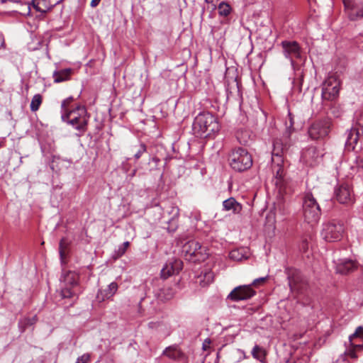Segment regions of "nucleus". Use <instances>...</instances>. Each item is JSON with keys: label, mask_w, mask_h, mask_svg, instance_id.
<instances>
[{"label": "nucleus", "mask_w": 363, "mask_h": 363, "mask_svg": "<svg viewBox=\"0 0 363 363\" xmlns=\"http://www.w3.org/2000/svg\"><path fill=\"white\" fill-rule=\"evenodd\" d=\"M219 130L220 125L217 118L209 112L199 113L192 124L193 133L198 138H209Z\"/></svg>", "instance_id": "nucleus-1"}, {"label": "nucleus", "mask_w": 363, "mask_h": 363, "mask_svg": "<svg viewBox=\"0 0 363 363\" xmlns=\"http://www.w3.org/2000/svg\"><path fill=\"white\" fill-rule=\"evenodd\" d=\"M289 121H286V130L281 137H277L273 140V155L278 157L279 162L281 157L286 154L291 145V135L294 131V117L291 112L288 113Z\"/></svg>", "instance_id": "nucleus-2"}, {"label": "nucleus", "mask_w": 363, "mask_h": 363, "mask_svg": "<svg viewBox=\"0 0 363 363\" xmlns=\"http://www.w3.org/2000/svg\"><path fill=\"white\" fill-rule=\"evenodd\" d=\"M363 143V111H357L355 122L347 133L345 143L346 149L349 151H356L358 142Z\"/></svg>", "instance_id": "nucleus-3"}, {"label": "nucleus", "mask_w": 363, "mask_h": 363, "mask_svg": "<svg viewBox=\"0 0 363 363\" xmlns=\"http://www.w3.org/2000/svg\"><path fill=\"white\" fill-rule=\"evenodd\" d=\"M229 162L234 170L243 172L252 167V158L247 150L238 147L233 150L230 154Z\"/></svg>", "instance_id": "nucleus-4"}, {"label": "nucleus", "mask_w": 363, "mask_h": 363, "mask_svg": "<svg viewBox=\"0 0 363 363\" xmlns=\"http://www.w3.org/2000/svg\"><path fill=\"white\" fill-rule=\"evenodd\" d=\"M182 252L186 259L194 262H202L208 258L206 247L195 240L185 242L182 245Z\"/></svg>", "instance_id": "nucleus-5"}, {"label": "nucleus", "mask_w": 363, "mask_h": 363, "mask_svg": "<svg viewBox=\"0 0 363 363\" xmlns=\"http://www.w3.org/2000/svg\"><path fill=\"white\" fill-rule=\"evenodd\" d=\"M303 211L304 219L308 223L313 225L320 219V206L311 193H307L304 196Z\"/></svg>", "instance_id": "nucleus-6"}, {"label": "nucleus", "mask_w": 363, "mask_h": 363, "mask_svg": "<svg viewBox=\"0 0 363 363\" xmlns=\"http://www.w3.org/2000/svg\"><path fill=\"white\" fill-rule=\"evenodd\" d=\"M331 125L332 121L329 118L316 121L308 128V135L314 140H323L328 135Z\"/></svg>", "instance_id": "nucleus-7"}, {"label": "nucleus", "mask_w": 363, "mask_h": 363, "mask_svg": "<svg viewBox=\"0 0 363 363\" xmlns=\"http://www.w3.org/2000/svg\"><path fill=\"white\" fill-rule=\"evenodd\" d=\"M289 286L291 291L304 294L308 289V283L300 271L293 269L288 271Z\"/></svg>", "instance_id": "nucleus-8"}, {"label": "nucleus", "mask_w": 363, "mask_h": 363, "mask_svg": "<svg viewBox=\"0 0 363 363\" xmlns=\"http://www.w3.org/2000/svg\"><path fill=\"white\" fill-rule=\"evenodd\" d=\"M344 230L342 223L333 220L323 224L321 236L327 242H336L342 238Z\"/></svg>", "instance_id": "nucleus-9"}, {"label": "nucleus", "mask_w": 363, "mask_h": 363, "mask_svg": "<svg viewBox=\"0 0 363 363\" xmlns=\"http://www.w3.org/2000/svg\"><path fill=\"white\" fill-rule=\"evenodd\" d=\"M89 116L76 114L75 110H71L67 113H62L61 118L63 122L72 125L76 130L82 134L87 130Z\"/></svg>", "instance_id": "nucleus-10"}, {"label": "nucleus", "mask_w": 363, "mask_h": 363, "mask_svg": "<svg viewBox=\"0 0 363 363\" xmlns=\"http://www.w3.org/2000/svg\"><path fill=\"white\" fill-rule=\"evenodd\" d=\"M284 57L294 65L296 60H303V51L299 43L294 40H284L281 43Z\"/></svg>", "instance_id": "nucleus-11"}, {"label": "nucleus", "mask_w": 363, "mask_h": 363, "mask_svg": "<svg viewBox=\"0 0 363 363\" xmlns=\"http://www.w3.org/2000/svg\"><path fill=\"white\" fill-rule=\"evenodd\" d=\"M337 201L342 204L350 206L355 202V196L352 186L347 183H342L335 191Z\"/></svg>", "instance_id": "nucleus-12"}, {"label": "nucleus", "mask_w": 363, "mask_h": 363, "mask_svg": "<svg viewBox=\"0 0 363 363\" xmlns=\"http://www.w3.org/2000/svg\"><path fill=\"white\" fill-rule=\"evenodd\" d=\"M256 294L252 285H241L233 289L228 295L227 298L233 301L248 300Z\"/></svg>", "instance_id": "nucleus-13"}, {"label": "nucleus", "mask_w": 363, "mask_h": 363, "mask_svg": "<svg viewBox=\"0 0 363 363\" xmlns=\"http://www.w3.org/2000/svg\"><path fill=\"white\" fill-rule=\"evenodd\" d=\"M183 268V262L180 259H175L169 261L161 270V277L167 279L170 276L178 274Z\"/></svg>", "instance_id": "nucleus-14"}, {"label": "nucleus", "mask_w": 363, "mask_h": 363, "mask_svg": "<svg viewBox=\"0 0 363 363\" xmlns=\"http://www.w3.org/2000/svg\"><path fill=\"white\" fill-rule=\"evenodd\" d=\"M344 6L347 10H350L348 13L350 20L357 21L363 17V7L360 9L354 1L344 0Z\"/></svg>", "instance_id": "nucleus-15"}, {"label": "nucleus", "mask_w": 363, "mask_h": 363, "mask_svg": "<svg viewBox=\"0 0 363 363\" xmlns=\"http://www.w3.org/2000/svg\"><path fill=\"white\" fill-rule=\"evenodd\" d=\"M118 288V285L116 282H111L105 289L99 290L96 298L99 301H104L106 299H109L113 296L116 293Z\"/></svg>", "instance_id": "nucleus-16"}, {"label": "nucleus", "mask_w": 363, "mask_h": 363, "mask_svg": "<svg viewBox=\"0 0 363 363\" xmlns=\"http://www.w3.org/2000/svg\"><path fill=\"white\" fill-rule=\"evenodd\" d=\"M223 209L225 211H231L234 214H240L242 210V206L235 198L230 197L223 201Z\"/></svg>", "instance_id": "nucleus-17"}, {"label": "nucleus", "mask_w": 363, "mask_h": 363, "mask_svg": "<svg viewBox=\"0 0 363 363\" xmlns=\"http://www.w3.org/2000/svg\"><path fill=\"white\" fill-rule=\"evenodd\" d=\"M289 213L288 206L285 201L282 199H279L274 206V215L275 218H279L281 220L284 218V216Z\"/></svg>", "instance_id": "nucleus-18"}, {"label": "nucleus", "mask_w": 363, "mask_h": 363, "mask_svg": "<svg viewBox=\"0 0 363 363\" xmlns=\"http://www.w3.org/2000/svg\"><path fill=\"white\" fill-rule=\"evenodd\" d=\"M72 72L73 69L71 68H66L55 71L52 74L54 82L60 83L69 80Z\"/></svg>", "instance_id": "nucleus-19"}, {"label": "nucleus", "mask_w": 363, "mask_h": 363, "mask_svg": "<svg viewBox=\"0 0 363 363\" xmlns=\"http://www.w3.org/2000/svg\"><path fill=\"white\" fill-rule=\"evenodd\" d=\"M275 185L279 189L280 194H289L292 192L291 182L286 177L283 179L281 178L279 180H276Z\"/></svg>", "instance_id": "nucleus-20"}, {"label": "nucleus", "mask_w": 363, "mask_h": 363, "mask_svg": "<svg viewBox=\"0 0 363 363\" xmlns=\"http://www.w3.org/2000/svg\"><path fill=\"white\" fill-rule=\"evenodd\" d=\"M356 264L352 260H344L337 264L336 270L337 272L341 274H347L352 272L356 268Z\"/></svg>", "instance_id": "nucleus-21"}, {"label": "nucleus", "mask_w": 363, "mask_h": 363, "mask_svg": "<svg viewBox=\"0 0 363 363\" xmlns=\"http://www.w3.org/2000/svg\"><path fill=\"white\" fill-rule=\"evenodd\" d=\"M340 86H323L322 98L324 100L332 101L338 96Z\"/></svg>", "instance_id": "nucleus-22"}, {"label": "nucleus", "mask_w": 363, "mask_h": 363, "mask_svg": "<svg viewBox=\"0 0 363 363\" xmlns=\"http://www.w3.org/2000/svg\"><path fill=\"white\" fill-rule=\"evenodd\" d=\"M318 157L319 153L315 147H310L304 150L302 153L303 159L306 161V162L309 163L311 165H312L313 162L317 160Z\"/></svg>", "instance_id": "nucleus-23"}, {"label": "nucleus", "mask_w": 363, "mask_h": 363, "mask_svg": "<svg viewBox=\"0 0 363 363\" xmlns=\"http://www.w3.org/2000/svg\"><path fill=\"white\" fill-rule=\"evenodd\" d=\"M238 141L243 145H247L253 140L252 133L249 130L240 129L236 132Z\"/></svg>", "instance_id": "nucleus-24"}, {"label": "nucleus", "mask_w": 363, "mask_h": 363, "mask_svg": "<svg viewBox=\"0 0 363 363\" xmlns=\"http://www.w3.org/2000/svg\"><path fill=\"white\" fill-rule=\"evenodd\" d=\"M38 321L37 315H33V317H23L21 318L18 323V326L20 332L21 333H24L26 330L33 325H35Z\"/></svg>", "instance_id": "nucleus-25"}, {"label": "nucleus", "mask_w": 363, "mask_h": 363, "mask_svg": "<svg viewBox=\"0 0 363 363\" xmlns=\"http://www.w3.org/2000/svg\"><path fill=\"white\" fill-rule=\"evenodd\" d=\"M175 290L170 286H164L160 290L157 297L162 301L171 300L175 295Z\"/></svg>", "instance_id": "nucleus-26"}, {"label": "nucleus", "mask_w": 363, "mask_h": 363, "mask_svg": "<svg viewBox=\"0 0 363 363\" xmlns=\"http://www.w3.org/2000/svg\"><path fill=\"white\" fill-rule=\"evenodd\" d=\"M251 354L253 358L262 363H265L267 352L262 347L255 345L252 350Z\"/></svg>", "instance_id": "nucleus-27"}, {"label": "nucleus", "mask_w": 363, "mask_h": 363, "mask_svg": "<svg viewBox=\"0 0 363 363\" xmlns=\"http://www.w3.org/2000/svg\"><path fill=\"white\" fill-rule=\"evenodd\" d=\"M162 354L172 359H179L182 355V352L176 345H172L167 347Z\"/></svg>", "instance_id": "nucleus-28"}, {"label": "nucleus", "mask_w": 363, "mask_h": 363, "mask_svg": "<svg viewBox=\"0 0 363 363\" xmlns=\"http://www.w3.org/2000/svg\"><path fill=\"white\" fill-rule=\"evenodd\" d=\"M247 250L245 248L235 249L230 252L229 257L234 261H242L247 259Z\"/></svg>", "instance_id": "nucleus-29"}, {"label": "nucleus", "mask_w": 363, "mask_h": 363, "mask_svg": "<svg viewBox=\"0 0 363 363\" xmlns=\"http://www.w3.org/2000/svg\"><path fill=\"white\" fill-rule=\"evenodd\" d=\"M69 246V242L67 238H63L60 240L59 244V253L62 262H64L67 256V250Z\"/></svg>", "instance_id": "nucleus-30"}, {"label": "nucleus", "mask_w": 363, "mask_h": 363, "mask_svg": "<svg viewBox=\"0 0 363 363\" xmlns=\"http://www.w3.org/2000/svg\"><path fill=\"white\" fill-rule=\"evenodd\" d=\"M272 162L274 163L277 162V167H278V169H277L276 174H275V181L279 180L281 178L283 179V178L286 177L284 172V169L281 166V163H283V161H284V156L281 157V159H282L281 161H280L279 162L278 157H277L275 155L274 156L273 152H272ZM283 155H284V154Z\"/></svg>", "instance_id": "nucleus-31"}, {"label": "nucleus", "mask_w": 363, "mask_h": 363, "mask_svg": "<svg viewBox=\"0 0 363 363\" xmlns=\"http://www.w3.org/2000/svg\"><path fill=\"white\" fill-rule=\"evenodd\" d=\"M363 169V157L361 155H355L354 159L350 164V169L352 173L358 172L359 169Z\"/></svg>", "instance_id": "nucleus-32"}, {"label": "nucleus", "mask_w": 363, "mask_h": 363, "mask_svg": "<svg viewBox=\"0 0 363 363\" xmlns=\"http://www.w3.org/2000/svg\"><path fill=\"white\" fill-rule=\"evenodd\" d=\"M77 275L75 273L69 272L64 277L65 285L73 288L77 285Z\"/></svg>", "instance_id": "nucleus-33"}, {"label": "nucleus", "mask_w": 363, "mask_h": 363, "mask_svg": "<svg viewBox=\"0 0 363 363\" xmlns=\"http://www.w3.org/2000/svg\"><path fill=\"white\" fill-rule=\"evenodd\" d=\"M214 278V275L213 272L211 271H207L203 273V275H201L199 277L200 285L201 286H208L209 284H211Z\"/></svg>", "instance_id": "nucleus-34"}, {"label": "nucleus", "mask_w": 363, "mask_h": 363, "mask_svg": "<svg viewBox=\"0 0 363 363\" xmlns=\"http://www.w3.org/2000/svg\"><path fill=\"white\" fill-rule=\"evenodd\" d=\"M347 356H349L353 359L357 358V356L356 354L355 348L352 347L349 345V347L345 350L344 354L340 357V358L337 360V362L338 363L340 360H342V362H344V363H348L347 360Z\"/></svg>", "instance_id": "nucleus-35"}, {"label": "nucleus", "mask_w": 363, "mask_h": 363, "mask_svg": "<svg viewBox=\"0 0 363 363\" xmlns=\"http://www.w3.org/2000/svg\"><path fill=\"white\" fill-rule=\"evenodd\" d=\"M218 10L220 16L226 17L231 13L232 9L228 3L222 1L218 6Z\"/></svg>", "instance_id": "nucleus-36"}, {"label": "nucleus", "mask_w": 363, "mask_h": 363, "mask_svg": "<svg viewBox=\"0 0 363 363\" xmlns=\"http://www.w3.org/2000/svg\"><path fill=\"white\" fill-rule=\"evenodd\" d=\"M42 101H43V97L40 94H37L34 95L31 100L30 105V110L33 112L37 111L39 109V108L42 104Z\"/></svg>", "instance_id": "nucleus-37"}, {"label": "nucleus", "mask_w": 363, "mask_h": 363, "mask_svg": "<svg viewBox=\"0 0 363 363\" xmlns=\"http://www.w3.org/2000/svg\"><path fill=\"white\" fill-rule=\"evenodd\" d=\"M352 340L359 341L363 343V327H357L355 332L350 335L349 342Z\"/></svg>", "instance_id": "nucleus-38"}, {"label": "nucleus", "mask_w": 363, "mask_h": 363, "mask_svg": "<svg viewBox=\"0 0 363 363\" xmlns=\"http://www.w3.org/2000/svg\"><path fill=\"white\" fill-rule=\"evenodd\" d=\"M62 298H71L75 296V292L71 286H65L60 291Z\"/></svg>", "instance_id": "nucleus-39"}, {"label": "nucleus", "mask_w": 363, "mask_h": 363, "mask_svg": "<svg viewBox=\"0 0 363 363\" xmlns=\"http://www.w3.org/2000/svg\"><path fill=\"white\" fill-rule=\"evenodd\" d=\"M340 81L336 76L330 75L324 82L323 86H340Z\"/></svg>", "instance_id": "nucleus-40"}, {"label": "nucleus", "mask_w": 363, "mask_h": 363, "mask_svg": "<svg viewBox=\"0 0 363 363\" xmlns=\"http://www.w3.org/2000/svg\"><path fill=\"white\" fill-rule=\"evenodd\" d=\"M73 101H74V98L72 96H69L62 101V104H61L62 113H67V112L71 111L68 108V107Z\"/></svg>", "instance_id": "nucleus-41"}, {"label": "nucleus", "mask_w": 363, "mask_h": 363, "mask_svg": "<svg viewBox=\"0 0 363 363\" xmlns=\"http://www.w3.org/2000/svg\"><path fill=\"white\" fill-rule=\"evenodd\" d=\"M126 250L123 249L122 245H120L117 250H116L112 254V258L114 260L118 259L121 257H122L125 253Z\"/></svg>", "instance_id": "nucleus-42"}, {"label": "nucleus", "mask_w": 363, "mask_h": 363, "mask_svg": "<svg viewBox=\"0 0 363 363\" xmlns=\"http://www.w3.org/2000/svg\"><path fill=\"white\" fill-rule=\"evenodd\" d=\"M147 151V146L144 143H140L138 151L134 155V157L136 160L140 158L142 155Z\"/></svg>", "instance_id": "nucleus-43"}, {"label": "nucleus", "mask_w": 363, "mask_h": 363, "mask_svg": "<svg viewBox=\"0 0 363 363\" xmlns=\"http://www.w3.org/2000/svg\"><path fill=\"white\" fill-rule=\"evenodd\" d=\"M90 357L91 356L89 354H84L77 358L76 363H88L90 360Z\"/></svg>", "instance_id": "nucleus-44"}, {"label": "nucleus", "mask_w": 363, "mask_h": 363, "mask_svg": "<svg viewBox=\"0 0 363 363\" xmlns=\"http://www.w3.org/2000/svg\"><path fill=\"white\" fill-rule=\"evenodd\" d=\"M350 347L355 348L356 350H362L363 348V343L359 341L352 340L349 342Z\"/></svg>", "instance_id": "nucleus-45"}, {"label": "nucleus", "mask_w": 363, "mask_h": 363, "mask_svg": "<svg viewBox=\"0 0 363 363\" xmlns=\"http://www.w3.org/2000/svg\"><path fill=\"white\" fill-rule=\"evenodd\" d=\"M74 110L76 111V114L83 115V116H88L86 109L83 106H77Z\"/></svg>", "instance_id": "nucleus-46"}, {"label": "nucleus", "mask_w": 363, "mask_h": 363, "mask_svg": "<svg viewBox=\"0 0 363 363\" xmlns=\"http://www.w3.org/2000/svg\"><path fill=\"white\" fill-rule=\"evenodd\" d=\"M267 280V277H261L254 280L252 285L256 286L259 284L264 283Z\"/></svg>", "instance_id": "nucleus-47"}, {"label": "nucleus", "mask_w": 363, "mask_h": 363, "mask_svg": "<svg viewBox=\"0 0 363 363\" xmlns=\"http://www.w3.org/2000/svg\"><path fill=\"white\" fill-rule=\"evenodd\" d=\"M100 1L101 0H91L90 6L92 8H95L99 4Z\"/></svg>", "instance_id": "nucleus-48"}, {"label": "nucleus", "mask_w": 363, "mask_h": 363, "mask_svg": "<svg viewBox=\"0 0 363 363\" xmlns=\"http://www.w3.org/2000/svg\"><path fill=\"white\" fill-rule=\"evenodd\" d=\"M218 0H205V2L207 3V4H213L215 7L216 6V4L218 3Z\"/></svg>", "instance_id": "nucleus-49"}, {"label": "nucleus", "mask_w": 363, "mask_h": 363, "mask_svg": "<svg viewBox=\"0 0 363 363\" xmlns=\"http://www.w3.org/2000/svg\"><path fill=\"white\" fill-rule=\"evenodd\" d=\"M151 161L155 162V165L157 166L158 163L160 162V160L158 157H154L151 159Z\"/></svg>", "instance_id": "nucleus-50"}, {"label": "nucleus", "mask_w": 363, "mask_h": 363, "mask_svg": "<svg viewBox=\"0 0 363 363\" xmlns=\"http://www.w3.org/2000/svg\"><path fill=\"white\" fill-rule=\"evenodd\" d=\"M121 245L123 247V249L127 250V249L130 246V242H128V241L124 242Z\"/></svg>", "instance_id": "nucleus-51"}, {"label": "nucleus", "mask_w": 363, "mask_h": 363, "mask_svg": "<svg viewBox=\"0 0 363 363\" xmlns=\"http://www.w3.org/2000/svg\"><path fill=\"white\" fill-rule=\"evenodd\" d=\"M308 247V244H307V241L306 240H303V242H302V248H303L304 250L306 249Z\"/></svg>", "instance_id": "nucleus-52"}, {"label": "nucleus", "mask_w": 363, "mask_h": 363, "mask_svg": "<svg viewBox=\"0 0 363 363\" xmlns=\"http://www.w3.org/2000/svg\"><path fill=\"white\" fill-rule=\"evenodd\" d=\"M136 173V169H133V172L130 174V177H133Z\"/></svg>", "instance_id": "nucleus-53"}]
</instances>
